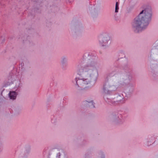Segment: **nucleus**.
Masks as SVG:
<instances>
[{"label":"nucleus","instance_id":"1","mask_svg":"<svg viewBox=\"0 0 158 158\" xmlns=\"http://www.w3.org/2000/svg\"><path fill=\"white\" fill-rule=\"evenodd\" d=\"M152 11L148 8L143 10L135 19L132 24L134 31L137 33L146 28L151 21Z\"/></svg>","mask_w":158,"mask_h":158},{"label":"nucleus","instance_id":"2","mask_svg":"<svg viewBox=\"0 0 158 158\" xmlns=\"http://www.w3.org/2000/svg\"><path fill=\"white\" fill-rule=\"evenodd\" d=\"M76 84L78 87H81L85 85H88L90 81L88 78L86 79H78L77 80V78H76Z\"/></svg>","mask_w":158,"mask_h":158},{"label":"nucleus","instance_id":"3","mask_svg":"<svg viewBox=\"0 0 158 158\" xmlns=\"http://www.w3.org/2000/svg\"><path fill=\"white\" fill-rule=\"evenodd\" d=\"M95 65V63L94 62H92L91 64H88L84 66L82 69L83 72H88L90 70L93 69Z\"/></svg>","mask_w":158,"mask_h":158},{"label":"nucleus","instance_id":"4","mask_svg":"<svg viewBox=\"0 0 158 158\" xmlns=\"http://www.w3.org/2000/svg\"><path fill=\"white\" fill-rule=\"evenodd\" d=\"M9 96L10 99H15L17 96L16 93L15 91H10L9 93Z\"/></svg>","mask_w":158,"mask_h":158},{"label":"nucleus","instance_id":"5","mask_svg":"<svg viewBox=\"0 0 158 158\" xmlns=\"http://www.w3.org/2000/svg\"><path fill=\"white\" fill-rule=\"evenodd\" d=\"M100 44L102 46H104L106 45V44L107 43V40H106V39L105 38L103 39L102 42L100 40Z\"/></svg>","mask_w":158,"mask_h":158},{"label":"nucleus","instance_id":"6","mask_svg":"<svg viewBox=\"0 0 158 158\" xmlns=\"http://www.w3.org/2000/svg\"><path fill=\"white\" fill-rule=\"evenodd\" d=\"M119 3L118 2H116L115 5V12H118V10L119 9Z\"/></svg>","mask_w":158,"mask_h":158},{"label":"nucleus","instance_id":"7","mask_svg":"<svg viewBox=\"0 0 158 158\" xmlns=\"http://www.w3.org/2000/svg\"><path fill=\"white\" fill-rule=\"evenodd\" d=\"M86 102H88V103L89 104V106L91 107H95L94 106V103L93 101H92H92L91 102H88L87 101H86Z\"/></svg>","mask_w":158,"mask_h":158},{"label":"nucleus","instance_id":"8","mask_svg":"<svg viewBox=\"0 0 158 158\" xmlns=\"http://www.w3.org/2000/svg\"><path fill=\"white\" fill-rule=\"evenodd\" d=\"M103 90L105 92H106V89H105V86H104L103 87Z\"/></svg>","mask_w":158,"mask_h":158},{"label":"nucleus","instance_id":"9","mask_svg":"<svg viewBox=\"0 0 158 158\" xmlns=\"http://www.w3.org/2000/svg\"><path fill=\"white\" fill-rule=\"evenodd\" d=\"M108 91H107V93H108Z\"/></svg>","mask_w":158,"mask_h":158}]
</instances>
